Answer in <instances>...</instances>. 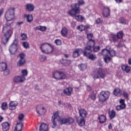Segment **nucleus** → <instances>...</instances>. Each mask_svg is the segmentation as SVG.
<instances>
[{"mask_svg":"<svg viewBox=\"0 0 131 131\" xmlns=\"http://www.w3.org/2000/svg\"><path fill=\"white\" fill-rule=\"evenodd\" d=\"M69 14L72 17H73L78 22H82L84 20V17L80 15H78L77 14H80V13H76L74 10L71 9L69 11Z\"/></svg>","mask_w":131,"mask_h":131,"instance_id":"6e6552de","label":"nucleus"},{"mask_svg":"<svg viewBox=\"0 0 131 131\" xmlns=\"http://www.w3.org/2000/svg\"><path fill=\"white\" fill-rule=\"evenodd\" d=\"M23 46L25 49H28L29 48V44L27 42H24Z\"/></svg>","mask_w":131,"mask_h":131,"instance_id":"a18cd8bd","label":"nucleus"},{"mask_svg":"<svg viewBox=\"0 0 131 131\" xmlns=\"http://www.w3.org/2000/svg\"><path fill=\"white\" fill-rule=\"evenodd\" d=\"M75 25H76V24L75 22L72 23V26H73V27H75Z\"/></svg>","mask_w":131,"mask_h":131,"instance_id":"4d7b16f0","label":"nucleus"},{"mask_svg":"<svg viewBox=\"0 0 131 131\" xmlns=\"http://www.w3.org/2000/svg\"><path fill=\"white\" fill-rule=\"evenodd\" d=\"M82 5H84V2L83 0H79L77 4H74L71 5V10H73L75 13H80V8L79 7L82 6Z\"/></svg>","mask_w":131,"mask_h":131,"instance_id":"9d476101","label":"nucleus"},{"mask_svg":"<svg viewBox=\"0 0 131 131\" xmlns=\"http://www.w3.org/2000/svg\"><path fill=\"white\" fill-rule=\"evenodd\" d=\"M86 33V35H87V38L88 39H89V40H92L93 39V35L92 33H89L88 32Z\"/></svg>","mask_w":131,"mask_h":131,"instance_id":"c03bdc74","label":"nucleus"},{"mask_svg":"<svg viewBox=\"0 0 131 131\" xmlns=\"http://www.w3.org/2000/svg\"><path fill=\"white\" fill-rule=\"evenodd\" d=\"M21 73L22 74L21 76H23V77H26V76L28 75V71L26 69L22 70L21 71Z\"/></svg>","mask_w":131,"mask_h":131,"instance_id":"4c0bfd02","label":"nucleus"},{"mask_svg":"<svg viewBox=\"0 0 131 131\" xmlns=\"http://www.w3.org/2000/svg\"><path fill=\"white\" fill-rule=\"evenodd\" d=\"M17 106H18V102L16 101H12L9 103L10 110H15Z\"/></svg>","mask_w":131,"mask_h":131,"instance_id":"aec40b11","label":"nucleus"},{"mask_svg":"<svg viewBox=\"0 0 131 131\" xmlns=\"http://www.w3.org/2000/svg\"><path fill=\"white\" fill-rule=\"evenodd\" d=\"M82 49H76L74 52L73 54V57L74 58H77L79 56V54L81 53H82Z\"/></svg>","mask_w":131,"mask_h":131,"instance_id":"bb28decb","label":"nucleus"},{"mask_svg":"<svg viewBox=\"0 0 131 131\" xmlns=\"http://www.w3.org/2000/svg\"><path fill=\"white\" fill-rule=\"evenodd\" d=\"M100 123H105L106 122V116L104 115H101L98 117Z\"/></svg>","mask_w":131,"mask_h":131,"instance_id":"7c9ffc66","label":"nucleus"},{"mask_svg":"<svg viewBox=\"0 0 131 131\" xmlns=\"http://www.w3.org/2000/svg\"><path fill=\"white\" fill-rule=\"evenodd\" d=\"M39 59L41 61V62H45V61H47V56L45 55H40Z\"/></svg>","mask_w":131,"mask_h":131,"instance_id":"79ce46f5","label":"nucleus"},{"mask_svg":"<svg viewBox=\"0 0 131 131\" xmlns=\"http://www.w3.org/2000/svg\"><path fill=\"white\" fill-rule=\"evenodd\" d=\"M14 18H15L14 10H8L5 14V19L7 20V22L4 26L3 30V33L6 37V42H8V41H9V39H10V37L12 36L13 32L10 29L12 24L9 22H10V21H12Z\"/></svg>","mask_w":131,"mask_h":131,"instance_id":"f257e3e1","label":"nucleus"},{"mask_svg":"<svg viewBox=\"0 0 131 131\" xmlns=\"http://www.w3.org/2000/svg\"><path fill=\"white\" fill-rule=\"evenodd\" d=\"M55 42L56 43V44L57 46H60V45H61V43H62V42L61 41V40H60V39L55 40Z\"/></svg>","mask_w":131,"mask_h":131,"instance_id":"09e8293b","label":"nucleus"},{"mask_svg":"<svg viewBox=\"0 0 131 131\" xmlns=\"http://www.w3.org/2000/svg\"><path fill=\"white\" fill-rule=\"evenodd\" d=\"M95 45H96V42H95V40H89L87 43V46L85 48V50L84 51V55H86V53H92V49L95 47Z\"/></svg>","mask_w":131,"mask_h":131,"instance_id":"0eeeda50","label":"nucleus"},{"mask_svg":"<svg viewBox=\"0 0 131 131\" xmlns=\"http://www.w3.org/2000/svg\"><path fill=\"white\" fill-rule=\"evenodd\" d=\"M23 128V123L16 121V124L14 128V131H22Z\"/></svg>","mask_w":131,"mask_h":131,"instance_id":"6ab92c4d","label":"nucleus"},{"mask_svg":"<svg viewBox=\"0 0 131 131\" xmlns=\"http://www.w3.org/2000/svg\"><path fill=\"white\" fill-rule=\"evenodd\" d=\"M17 25H18V26H20L21 25V24H23V21H20V22H17L16 23Z\"/></svg>","mask_w":131,"mask_h":131,"instance_id":"6e6d98bb","label":"nucleus"},{"mask_svg":"<svg viewBox=\"0 0 131 131\" xmlns=\"http://www.w3.org/2000/svg\"><path fill=\"white\" fill-rule=\"evenodd\" d=\"M18 57L20 58L18 62L17 63V66H23L24 64H25V58L24 57H25V55L24 54V53H20L19 54Z\"/></svg>","mask_w":131,"mask_h":131,"instance_id":"dca6fc26","label":"nucleus"},{"mask_svg":"<svg viewBox=\"0 0 131 131\" xmlns=\"http://www.w3.org/2000/svg\"><path fill=\"white\" fill-rule=\"evenodd\" d=\"M67 33H68L67 28H66V27L62 28L61 31V34L62 36H66V35H67Z\"/></svg>","mask_w":131,"mask_h":131,"instance_id":"f704fd0d","label":"nucleus"},{"mask_svg":"<svg viewBox=\"0 0 131 131\" xmlns=\"http://www.w3.org/2000/svg\"><path fill=\"white\" fill-rule=\"evenodd\" d=\"M120 23H121L122 24H127L128 23V21L124 18H121L120 19Z\"/></svg>","mask_w":131,"mask_h":131,"instance_id":"37998d69","label":"nucleus"},{"mask_svg":"<svg viewBox=\"0 0 131 131\" xmlns=\"http://www.w3.org/2000/svg\"><path fill=\"white\" fill-rule=\"evenodd\" d=\"M8 104L7 102H3L2 104L1 108L2 110H7Z\"/></svg>","mask_w":131,"mask_h":131,"instance_id":"a19ab883","label":"nucleus"},{"mask_svg":"<svg viewBox=\"0 0 131 131\" xmlns=\"http://www.w3.org/2000/svg\"><path fill=\"white\" fill-rule=\"evenodd\" d=\"M26 10L29 12H33L34 11V5L31 4H28L26 5Z\"/></svg>","mask_w":131,"mask_h":131,"instance_id":"393cba45","label":"nucleus"},{"mask_svg":"<svg viewBox=\"0 0 131 131\" xmlns=\"http://www.w3.org/2000/svg\"><path fill=\"white\" fill-rule=\"evenodd\" d=\"M112 128V125L111 124H110L108 125V129H111Z\"/></svg>","mask_w":131,"mask_h":131,"instance_id":"bf43d9fd","label":"nucleus"},{"mask_svg":"<svg viewBox=\"0 0 131 131\" xmlns=\"http://www.w3.org/2000/svg\"><path fill=\"white\" fill-rule=\"evenodd\" d=\"M110 96V93L108 91H102L99 97V100L100 102H105L106 100L108 99Z\"/></svg>","mask_w":131,"mask_h":131,"instance_id":"f8f14e48","label":"nucleus"},{"mask_svg":"<svg viewBox=\"0 0 131 131\" xmlns=\"http://www.w3.org/2000/svg\"><path fill=\"white\" fill-rule=\"evenodd\" d=\"M58 105H61V101H58Z\"/></svg>","mask_w":131,"mask_h":131,"instance_id":"774afa93","label":"nucleus"},{"mask_svg":"<svg viewBox=\"0 0 131 131\" xmlns=\"http://www.w3.org/2000/svg\"><path fill=\"white\" fill-rule=\"evenodd\" d=\"M110 15V9L109 8L104 7L103 10V16L105 18Z\"/></svg>","mask_w":131,"mask_h":131,"instance_id":"b1692460","label":"nucleus"},{"mask_svg":"<svg viewBox=\"0 0 131 131\" xmlns=\"http://www.w3.org/2000/svg\"><path fill=\"white\" fill-rule=\"evenodd\" d=\"M122 36H123V32L122 31L118 32L117 36L113 34H111V38H112L113 41L114 42H115V41H117V39H118V38H122Z\"/></svg>","mask_w":131,"mask_h":131,"instance_id":"2eb2a0df","label":"nucleus"},{"mask_svg":"<svg viewBox=\"0 0 131 131\" xmlns=\"http://www.w3.org/2000/svg\"><path fill=\"white\" fill-rule=\"evenodd\" d=\"M2 129L3 131L10 130L11 124L8 122H5L2 124Z\"/></svg>","mask_w":131,"mask_h":131,"instance_id":"a211bd4d","label":"nucleus"},{"mask_svg":"<svg viewBox=\"0 0 131 131\" xmlns=\"http://www.w3.org/2000/svg\"><path fill=\"white\" fill-rule=\"evenodd\" d=\"M72 88L71 87H69L63 90V93L64 94V95H66V96H71V94H72Z\"/></svg>","mask_w":131,"mask_h":131,"instance_id":"5701e85b","label":"nucleus"},{"mask_svg":"<svg viewBox=\"0 0 131 131\" xmlns=\"http://www.w3.org/2000/svg\"><path fill=\"white\" fill-rule=\"evenodd\" d=\"M119 103H120V105H117L116 106V110L117 111H120V110H122L123 109H124L126 107L125 103H124V99H120L119 100Z\"/></svg>","mask_w":131,"mask_h":131,"instance_id":"f3484780","label":"nucleus"},{"mask_svg":"<svg viewBox=\"0 0 131 131\" xmlns=\"http://www.w3.org/2000/svg\"><path fill=\"white\" fill-rule=\"evenodd\" d=\"M79 113L81 118H86L88 116V112L84 109L81 108L79 110Z\"/></svg>","mask_w":131,"mask_h":131,"instance_id":"412c9836","label":"nucleus"},{"mask_svg":"<svg viewBox=\"0 0 131 131\" xmlns=\"http://www.w3.org/2000/svg\"><path fill=\"white\" fill-rule=\"evenodd\" d=\"M123 95L124 98H126L127 100H128V94H127V93L124 92L123 93Z\"/></svg>","mask_w":131,"mask_h":131,"instance_id":"3c124183","label":"nucleus"},{"mask_svg":"<svg viewBox=\"0 0 131 131\" xmlns=\"http://www.w3.org/2000/svg\"><path fill=\"white\" fill-rule=\"evenodd\" d=\"M21 40H25V39H27V35L25 34H22L21 35Z\"/></svg>","mask_w":131,"mask_h":131,"instance_id":"de8ad7c7","label":"nucleus"},{"mask_svg":"<svg viewBox=\"0 0 131 131\" xmlns=\"http://www.w3.org/2000/svg\"><path fill=\"white\" fill-rule=\"evenodd\" d=\"M101 54L103 55L104 62L105 63H108L111 61V57H114L116 55L115 51L111 50V48L110 46H107L104 49L102 50L101 51ZM109 54L110 56H108Z\"/></svg>","mask_w":131,"mask_h":131,"instance_id":"7ed1b4c3","label":"nucleus"},{"mask_svg":"<svg viewBox=\"0 0 131 131\" xmlns=\"http://www.w3.org/2000/svg\"><path fill=\"white\" fill-rule=\"evenodd\" d=\"M4 120V118L3 117H0V122H2Z\"/></svg>","mask_w":131,"mask_h":131,"instance_id":"052dcab7","label":"nucleus"},{"mask_svg":"<svg viewBox=\"0 0 131 131\" xmlns=\"http://www.w3.org/2000/svg\"><path fill=\"white\" fill-rule=\"evenodd\" d=\"M91 98L92 100H96V94H92L91 95Z\"/></svg>","mask_w":131,"mask_h":131,"instance_id":"603ef678","label":"nucleus"},{"mask_svg":"<svg viewBox=\"0 0 131 131\" xmlns=\"http://www.w3.org/2000/svg\"><path fill=\"white\" fill-rule=\"evenodd\" d=\"M77 122L79 126H83L85 124V120L84 118H82L80 120H77Z\"/></svg>","mask_w":131,"mask_h":131,"instance_id":"473e14b6","label":"nucleus"},{"mask_svg":"<svg viewBox=\"0 0 131 131\" xmlns=\"http://www.w3.org/2000/svg\"><path fill=\"white\" fill-rule=\"evenodd\" d=\"M26 80V78L21 75L15 76L13 78V81L15 83H23Z\"/></svg>","mask_w":131,"mask_h":131,"instance_id":"4468645a","label":"nucleus"},{"mask_svg":"<svg viewBox=\"0 0 131 131\" xmlns=\"http://www.w3.org/2000/svg\"><path fill=\"white\" fill-rule=\"evenodd\" d=\"M128 64H129L130 65H131V59L128 60Z\"/></svg>","mask_w":131,"mask_h":131,"instance_id":"69168bd1","label":"nucleus"},{"mask_svg":"<svg viewBox=\"0 0 131 131\" xmlns=\"http://www.w3.org/2000/svg\"><path fill=\"white\" fill-rule=\"evenodd\" d=\"M35 90H37V91H39V87L37 85H35Z\"/></svg>","mask_w":131,"mask_h":131,"instance_id":"5fc2aeb1","label":"nucleus"},{"mask_svg":"<svg viewBox=\"0 0 131 131\" xmlns=\"http://www.w3.org/2000/svg\"><path fill=\"white\" fill-rule=\"evenodd\" d=\"M114 94L115 96L117 97H119V96H121V91L119 89H115L114 91Z\"/></svg>","mask_w":131,"mask_h":131,"instance_id":"c9c22d12","label":"nucleus"},{"mask_svg":"<svg viewBox=\"0 0 131 131\" xmlns=\"http://www.w3.org/2000/svg\"><path fill=\"white\" fill-rule=\"evenodd\" d=\"M40 49L43 54H51V53H52L54 50L53 46L48 43L42 44Z\"/></svg>","mask_w":131,"mask_h":131,"instance_id":"423d86ee","label":"nucleus"},{"mask_svg":"<svg viewBox=\"0 0 131 131\" xmlns=\"http://www.w3.org/2000/svg\"><path fill=\"white\" fill-rule=\"evenodd\" d=\"M89 28H90V26H83L82 25L77 27V29L80 31H83V30H85V29H89Z\"/></svg>","mask_w":131,"mask_h":131,"instance_id":"c85d7f7f","label":"nucleus"},{"mask_svg":"<svg viewBox=\"0 0 131 131\" xmlns=\"http://www.w3.org/2000/svg\"><path fill=\"white\" fill-rule=\"evenodd\" d=\"M78 67L80 70L82 71H83V70H85L86 69V64H81L79 66H78Z\"/></svg>","mask_w":131,"mask_h":131,"instance_id":"58836bf2","label":"nucleus"},{"mask_svg":"<svg viewBox=\"0 0 131 131\" xmlns=\"http://www.w3.org/2000/svg\"><path fill=\"white\" fill-rule=\"evenodd\" d=\"M53 77L56 80H64L67 78V75L61 71H55L53 73Z\"/></svg>","mask_w":131,"mask_h":131,"instance_id":"20e7f679","label":"nucleus"},{"mask_svg":"<svg viewBox=\"0 0 131 131\" xmlns=\"http://www.w3.org/2000/svg\"><path fill=\"white\" fill-rule=\"evenodd\" d=\"M83 55L85 56L86 57H88V58H89L90 60H92V61H94V60H96V59H97V57H96V55H94V54H91V53H89V51H87L86 55H84V51Z\"/></svg>","mask_w":131,"mask_h":131,"instance_id":"4be33fe9","label":"nucleus"},{"mask_svg":"<svg viewBox=\"0 0 131 131\" xmlns=\"http://www.w3.org/2000/svg\"><path fill=\"white\" fill-rule=\"evenodd\" d=\"M24 17L25 18H27V21L28 23H31L33 21V16L31 14H26L24 15Z\"/></svg>","mask_w":131,"mask_h":131,"instance_id":"c756f323","label":"nucleus"},{"mask_svg":"<svg viewBox=\"0 0 131 131\" xmlns=\"http://www.w3.org/2000/svg\"><path fill=\"white\" fill-rule=\"evenodd\" d=\"M35 30H40V31H46L47 30V27L39 26L34 28Z\"/></svg>","mask_w":131,"mask_h":131,"instance_id":"2f4dec72","label":"nucleus"},{"mask_svg":"<svg viewBox=\"0 0 131 131\" xmlns=\"http://www.w3.org/2000/svg\"><path fill=\"white\" fill-rule=\"evenodd\" d=\"M0 71L4 72V75L5 76L10 74V71L8 69L7 63L4 62L0 63Z\"/></svg>","mask_w":131,"mask_h":131,"instance_id":"9b49d317","label":"nucleus"},{"mask_svg":"<svg viewBox=\"0 0 131 131\" xmlns=\"http://www.w3.org/2000/svg\"><path fill=\"white\" fill-rule=\"evenodd\" d=\"M18 47V40L15 38L9 48V52L11 55H15L17 53V48Z\"/></svg>","mask_w":131,"mask_h":131,"instance_id":"1a4fd4ad","label":"nucleus"},{"mask_svg":"<svg viewBox=\"0 0 131 131\" xmlns=\"http://www.w3.org/2000/svg\"><path fill=\"white\" fill-rule=\"evenodd\" d=\"M60 63H61V64L64 66H68V65H70V64H71V61H70V60L62 59L60 60Z\"/></svg>","mask_w":131,"mask_h":131,"instance_id":"72a5a7b5","label":"nucleus"},{"mask_svg":"<svg viewBox=\"0 0 131 131\" xmlns=\"http://www.w3.org/2000/svg\"><path fill=\"white\" fill-rule=\"evenodd\" d=\"M124 45H123V42L120 41L119 42V44L116 46L117 48H122V47H123Z\"/></svg>","mask_w":131,"mask_h":131,"instance_id":"8fccbe9b","label":"nucleus"},{"mask_svg":"<svg viewBox=\"0 0 131 131\" xmlns=\"http://www.w3.org/2000/svg\"><path fill=\"white\" fill-rule=\"evenodd\" d=\"M27 92L26 91H24V92L23 93V95H24V96H26V95H27Z\"/></svg>","mask_w":131,"mask_h":131,"instance_id":"13d9d810","label":"nucleus"},{"mask_svg":"<svg viewBox=\"0 0 131 131\" xmlns=\"http://www.w3.org/2000/svg\"><path fill=\"white\" fill-rule=\"evenodd\" d=\"M117 3H121L122 0H115Z\"/></svg>","mask_w":131,"mask_h":131,"instance_id":"680f3d73","label":"nucleus"},{"mask_svg":"<svg viewBox=\"0 0 131 131\" xmlns=\"http://www.w3.org/2000/svg\"><path fill=\"white\" fill-rule=\"evenodd\" d=\"M18 119L19 121V122H22L23 120H24V114H20L18 115Z\"/></svg>","mask_w":131,"mask_h":131,"instance_id":"ea45409f","label":"nucleus"},{"mask_svg":"<svg viewBox=\"0 0 131 131\" xmlns=\"http://www.w3.org/2000/svg\"><path fill=\"white\" fill-rule=\"evenodd\" d=\"M92 49H93L94 52H99V51H100L99 46H97V47L94 46V47H93Z\"/></svg>","mask_w":131,"mask_h":131,"instance_id":"49530a36","label":"nucleus"},{"mask_svg":"<svg viewBox=\"0 0 131 131\" xmlns=\"http://www.w3.org/2000/svg\"><path fill=\"white\" fill-rule=\"evenodd\" d=\"M49 130V126L47 124L43 123L40 125L39 131H48Z\"/></svg>","mask_w":131,"mask_h":131,"instance_id":"a878e982","label":"nucleus"},{"mask_svg":"<svg viewBox=\"0 0 131 131\" xmlns=\"http://www.w3.org/2000/svg\"><path fill=\"white\" fill-rule=\"evenodd\" d=\"M36 111L37 114L41 116V115H45L46 113V108H45V106H43L42 104L38 105L36 106Z\"/></svg>","mask_w":131,"mask_h":131,"instance_id":"ddd939ff","label":"nucleus"},{"mask_svg":"<svg viewBox=\"0 0 131 131\" xmlns=\"http://www.w3.org/2000/svg\"><path fill=\"white\" fill-rule=\"evenodd\" d=\"M98 65L99 66H102V63H98Z\"/></svg>","mask_w":131,"mask_h":131,"instance_id":"338daca9","label":"nucleus"},{"mask_svg":"<svg viewBox=\"0 0 131 131\" xmlns=\"http://www.w3.org/2000/svg\"><path fill=\"white\" fill-rule=\"evenodd\" d=\"M87 90L88 91H90L91 90V86H90L89 85L87 86Z\"/></svg>","mask_w":131,"mask_h":131,"instance_id":"e2e57ef3","label":"nucleus"},{"mask_svg":"<svg viewBox=\"0 0 131 131\" xmlns=\"http://www.w3.org/2000/svg\"><path fill=\"white\" fill-rule=\"evenodd\" d=\"M3 13H4V11L3 10L0 11V16H2L3 15Z\"/></svg>","mask_w":131,"mask_h":131,"instance_id":"0e129e2a","label":"nucleus"},{"mask_svg":"<svg viewBox=\"0 0 131 131\" xmlns=\"http://www.w3.org/2000/svg\"><path fill=\"white\" fill-rule=\"evenodd\" d=\"M102 21L101 20L100 18H98L96 20V23H97V24H100V23H102Z\"/></svg>","mask_w":131,"mask_h":131,"instance_id":"864d4df0","label":"nucleus"},{"mask_svg":"<svg viewBox=\"0 0 131 131\" xmlns=\"http://www.w3.org/2000/svg\"><path fill=\"white\" fill-rule=\"evenodd\" d=\"M92 76L93 78L94 79H97L98 78H105V76H106V74L105 73V71L103 70L102 68H99L97 71L94 72Z\"/></svg>","mask_w":131,"mask_h":131,"instance_id":"39448f33","label":"nucleus"},{"mask_svg":"<svg viewBox=\"0 0 131 131\" xmlns=\"http://www.w3.org/2000/svg\"><path fill=\"white\" fill-rule=\"evenodd\" d=\"M56 120H58L60 124H72L74 122V120L72 118H61L59 116V112H56L53 114L52 117L51 121L53 125L52 126V128H55L57 126V123Z\"/></svg>","mask_w":131,"mask_h":131,"instance_id":"f03ea898","label":"nucleus"},{"mask_svg":"<svg viewBox=\"0 0 131 131\" xmlns=\"http://www.w3.org/2000/svg\"><path fill=\"white\" fill-rule=\"evenodd\" d=\"M121 69L123 71H125V72H126V73H128V72H129L131 70L130 67H128V66L125 64L122 65Z\"/></svg>","mask_w":131,"mask_h":131,"instance_id":"cd10ccee","label":"nucleus"},{"mask_svg":"<svg viewBox=\"0 0 131 131\" xmlns=\"http://www.w3.org/2000/svg\"><path fill=\"white\" fill-rule=\"evenodd\" d=\"M116 115V113H115V111H114V110H112V111L109 112V116L111 119H113V118L115 117Z\"/></svg>","mask_w":131,"mask_h":131,"instance_id":"e433bc0d","label":"nucleus"}]
</instances>
